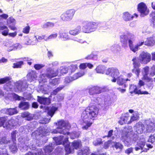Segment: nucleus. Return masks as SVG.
<instances>
[{"label": "nucleus", "instance_id": "obj_60", "mask_svg": "<svg viewBox=\"0 0 155 155\" xmlns=\"http://www.w3.org/2000/svg\"><path fill=\"white\" fill-rule=\"evenodd\" d=\"M152 15L153 16L151 19V25L153 27H155V12L153 13Z\"/></svg>", "mask_w": 155, "mask_h": 155}, {"label": "nucleus", "instance_id": "obj_2", "mask_svg": "<svg viewBox=\"0 0 155 155\" xmlns=\"http://www.w3.org/2000/svg\"><path fill=\"white\" fill-rule=\"evenodd\" d=\"M58 127L52 131L53 134H57L59 133L63 134H69V133L66 130L69 129L71 127V125L68 121L63 120H60L58 121L57 123H54Z\"/></svg>", "mask_w": 155, "mask_h": 155}, {"label": "nucleus", "instance_id": "obj_8", "mask_svg": "<svg viewBox=\"0 0 155 155\" xmlns=\"http://www.w3.org/2000/svg\"><path fill=\"white\" fill-rule=\"evenodd\" d=\"M5 49L8 51L15 50L17 49H21L22 47V45L19 43L13 44L11 41H8L5 43Z\"/></svg>", "mask_w": 155, "mask_h": 155}, {"label": "nucleus", "instance_id": "obj_1", "mask_svg": "<svg viewBox=\"0 0 155 155\" xmlns=\"http://www.w3.org/2000/svg\"><path fill=\"white\" fill-rule=\"evenodd\" d=\"M98 109L94 106L87 107L83 112L80 124L83 129L87 130L93 123V120L98 114Z\"/></svg>", "mask_w": 155, "mask_h": 155}, {"label": "nucleus", "instance_id": "obj_17", "mask_svg": "<svg viewBox=\"0 0 155 155\" xmlns=\"http://www.w3.org/2000/svg\"><path fill=\"white\" fill-rule=\"evenodd\" d=\"M130 119L128 114H125L121 117L119 123L121 125H122L124 123L130 124Z\"/></svg>", "mask_w": 155, "mask_h": 155}, {"label": "nucleus", "instance_id": "obj_46", "mask_svg": "<svg viewBox=\"0 0 155 155\" xmlns=\"http://www.w3.org/2000/svg\"><path fill=\"white\" fill-rule=\"evenodd\" d=\"M85 72L84 71H82L77 73L73 76V80H75L83 76Z\"/></svg>", "mask_w": 155, "mask_h": 155}, {"label": "nucleus", "instance_id": "obj_36", "mask_svg": "<svg viewBox=\"0 0 155 155\" xmlns=\"http://www.w3.org/2000/svg\"><path fill=\"white\" fill-rule=\"evenodd\" d=\"M5 110L6 113L10 115L16 114L18 113L16 108H9L6 109Z\"/></svg>", "mask_w": 155, "mask_h": 155}, {"label": "nucleus", "instance_id": "obj_30", "mask_svg": "<svg viewBox=\"0 0 155 155\" xmlns=\"http://www.w3.org/2000/svg\"><path fill=\"white\" fill-rule=\"evenodd\" d=\"M58 109L57 107L54 106L49 107L48 109V114L51 116V117H52Z\"/></svg>", "mask_w": 155, "mask_h": 155}, {"label": "nucleus", "instance_id": "obj_49", "mask_svg": "<svg viewBox=\"0 0 155 155\" xmlns=\"http://www.w3.org/2000/svg\"><path fill=\"white\" fill-rule=\"evenodd\" d=\"M132 131V127H129L127 128V129H125L123 132V134H124V132H126V133H125L124 134H123V137H124V135L125 137V136H128V135H129V134Z\"/></svg>", "mask_w": 155, "mask_h": 155}, {"label": "nucleus", "instance_id": "obj_63", "mask_svg": "<svg viewBox=\"0 0 155 155\" xmlns=\"http://www.w3.org/2000/svg\"><path fill=\"white\" fill-rule=\"evenodd\" d=\"M30 30V27L28 25L23 28L22 32L25 34H28L29 33Z\"/></svg>", "mask_w": 155, "mask_h": 155}, {"label": "nucleus", "instance_id": "obj_45", "mask_svg": "<svg viewBox=\"0 0 155 155\" xmlns=\"http://www.w3.org/2000/svg\"><path fill=\"white\" fill-rule=\"evenodd\" d=\"M142 74L143 76H147V75L150 74V69H149V68L148 67H146L143 69L142 71Z\"/></svg>", "mask_w": 155, "mask_h": 155}, {"label": "nucleus", "instance_id": "obj_14", "mask_svg": "<svg viewBox=\"0 0 155 155\" xmlns=\"http://www.w3.org/2000/svg\"><path fill=\"white\" fill-rule=\"evenodd\" d=\"M53 147L51 146H48L44 148V153L41 149H39L38 150L37 153L38 155H50L51 152L52 151Z\"/></svg>", "mask_w": 155, "mask_h": 155}, {"label": "nucleus", "instance_id": "obj_53", "mask_svg": "<svg viewBox=\"0 0 155 155\" xmlns=\"http://www.w3.org/2000/svg\"><path fill=\"white\" fill-rule=\"evenodd\" d=\"M58 36L57 33H53L50 35L48 37L47 36V41L49 39H55Z\"/></svg>", "mask_w": 155, "mask_h": 155}, {"label": "nucleus", "instance_id": "obj_32", "mask_svg": "<svg viewBox=\"0 0 155 155\" xmlns=\"http://www.w3.org/2000/svg\"><path fill=\"white\" fill-rule=\"evenodd\" d=\"M81 31V26H78L74 29L70 30L69 31V33L72 35H76L79 34L80 32Z\"/></svg>", "mask_w": 155, "mask_h": 155}, {"label": "nucleus", "instance_id": "obj_52", "mask_svg": "<svg viewBox=\"0 0 155 155\" xmlns=\"http://www.w3.org/2000/svg\"><path fill=\"white\" fill-rule=\"evenodd\" d=\"M23 62L22 61L17 62L16 63H14L13 64V67L14 68H20L21 65L23 64Z\"/></svg>", "mask_w": 155, "mask_h": 155}, {"label": "nucleus", "instance_id": "obj_55", "mask_svg": "<svg viewBox=\"0 0 155 155\" xmlns=\"http://www.w3.org/2000/svg\"><path fill=\"white\" fill-rule=\"evenodd\" d=\"M45 65L43 64H36L34 65V68L36 70H39L44 67Z\"/></svg>", "mask_w": 155, "mask_h": 155}, {"label": "nucleus", "instance_id": "obj_58", "mask_svg": "<svg viewBox=\"0 0 155 155\" xmlns=\"http://www.w3.org/2000/svg\"><path fill=\"white\" fill-rule=\"evenodd\" d=\"M150 74L153 76L155 74V65L152 66L150 69Z\"/></svg>", "mask_w": 155, "mask_h": 155}, {"label": "nucleus", "instance_id": "obj_51", "mask_svg": "<svg viewBox=\"0 0 155 155\" xmlns=\"http://www.w3.org/2000/svg\"><path fill=\"white\" fill-rule=\"evenodd\" d=\"M18 132H17L16 130H15L13 131L11 133V137L12 139L13 140V142H14L15 141V140L16 137V136H18Z\"/></svg>", "mask_w": 155, "mask_h": 155}, {"label": "nucleus", "instance_id": "obj_15", "mask_svg": "<svg viewBox=\"0 0 155 155\" xmlns=\"http://www.w3.org/2000/svg\"><path fill=\"white\" fill-rule=\"evenodd\" d=\"M134 129L137 134H141L143 133L145 127L144 124L139 121L136 124Z\"/></svg>", "mask_w": 155, "mask_h": 155}, {"label": "nucleus", "instance_id": "obj_16", "mask_svg": "<svg viewBox=\"0 0 155 155\" xmlns=\"http://www.w3.org/2000/svg\"><path fill=\"white\" fill-rule=\"evenodd\" d=\"M134 37V35L132 34L127 32L121 35L120 40L122 42L125 43L129 38H133Z\"/></svg>", "mask_w": 155, "mask_h": 155}, {"label": "nucleus", "instance_id": "obj_43", "mask_svg": "<svg viewBox=\"0 0 155 155\" xmlns=\"http://www.w3.org/2000/svg\"><path fill=\"white\" fill-rule=\"evenodd\" d=\"M54 26V23L52 22H48L43 25V28H52Z\"/></svg>", "mask_w": 155, "mask_h": 155}, {"label": "nucleus", "instance_id": "obj_47", "mask_svg": "<svg viewBox=\"0 0 155 155\" xmlns=\"http://www.w3.org/2000/svg\"><path fill=\"white\" fill-rule=\"evenodd\" d=\"M133 62V64L135 68L139 67L140 65V62L139 60V59L135 58L132 59Z\"/></svg>", "mask_w": 155, "mask_h": 155}, {"label": "nucleus", "instance_id": "obj_24", "mask_svg": "<svg viewBox=\"0 0 155 155\" xmlns=\"http://www.w3.org/2000/svg\"><path fill=\"white\" fill-rule=\"evenodd\" d=\"M38 101L41 104H48L50 103V100L48 98H44L38 96Z\"/></svg>", "mask_w": 155, "mask_h": 155}, {"label": "nucleus", "instance_id": "obj_38", "mask_svg": "<svg viewBox=\"0 0 155 155\" xmlns=\"http://www.w3.org/2000/svg\"><path fill=\"white\" fill-rule=\"evenodd\" d=\"M36 39L35 40V41L36 43V44L37 43L38 41H40L44 39L45 41H47V36L45 35H42L41 36H38L37 37L35 36Z\"/></svg>", "mask_w": 155, "mask_h": 155}, {"label": "nucleus", "instance_id": "obj_5", "mask_svg": "<svg viewBox=\"0 0 155 155\" xmlns=\"http://www.w3.org/2000/svg\"><path fill=\"white\" fill-rule=\"evenodd\" d=\"M100 23L98 21H85L83 23L82 30L84 32L86 33H90L94 31L97 28Z\"/></svg>", "mask_w": 155, "mask_h": 155}, {"label": "nucleus", "instance_id": "obj_57", "mask_svg": "<svg viewBox=\"0 0 155 155\" xmlns=\"http://www.w3.org/2000/svg\"><path fill=\"white\" fill-rule=\"evenodd\" d=\"M113 143L111 141H108L104 143V148L105 149H107L109 146L112 147V144Z\"/></svg>", "mask_w": 155, "mask_h": 155}, {"label": "nucleus", "instance_id": "obj_7", "mask_svg": "<svg viewBox=\"0 0 155 155\" xmlns=\"http://www.w3.org/2000/svg\"><path fill=\"white\" fill-rule=\"evenodd\" d=\"M6 120L5 117H0V127L3 126L4 128L6 127L8 129H11L15 127L18 124L16 120L11 119L4 124Z\"/></svg>", "mask_w": 155, "mask_h": 155}, {"label": "nucleus", "instance_id": "obj_41", "mask_svg": "<svg viewBox=\"0 0 155 155\" xmlns=\"http://www.w3.org/2000/svg\"><path fill=\"white\" fill-rule=\"evenodd\" d=\"M24 44L27 45H33L36 44V43L35 42V41H32L28 37H26L24 40Z\"/></svg>", "mask_w": 155, "mask_h": 155}, {"label": "nucleus", "instance_id": "obj_11", "mask_svg": "<svg viewBox=\"0 0 155 155\" xmlns=\"http://www.w3.org/2000/svg\"><path fill=\"white\" fill-rule=\"evenodd\" d=\"M151 60V54L147 52H142L139 57V60L141 64H146L150 62Z\"/></svg>", "mask_w": 155, "mask_h": 155}, {"label": "nucleus", "instance_id": "obj_44", "mask_svg": "<svg viewBox=\"0 0 155 155\" xmlns=\"http://www.w3.org/2000/svg\"><path fill=\"white\" fill-rule=\"evenodd\" d=\"M15 20L12 17L9 18L7 20V25L8 26L11 25V24H15Z\"/></svg>", "mask_w": 155, "mask_h": 155}, {"label": "nucleus", "instance_id": "obj_12", "mask_svg": "<svg viewBox=\"0 0 155 155\" xmlns=\"http://www.w3.org/2000/svg\"><path fill=\"white\" fill-rule=\"evenodd\" d=\"M137 9L140 13L141 17H144L147 15L149 13V10L146 4L143 2L139 4L137 6Z\"/></svg>", "mask_w": 155, "mask_h": 155}, {"label": "nucleus", "instance_id": "obj_34", "mask_svg": "<svg viewBox=\"0 0 155 155\" xmlns=\"http://www.w3.org/2000/svg\"><path fill=\"white\" fill-rule=\"evenodd\" d=\"M129 46L130 50L134 52H135L138 49V47H136L137 46L136 45L134 46L133 44V41L130 39H129Z\"/></svg>", "mask_w": 155, "mask_h": 155}, {"label": "nucleus", "instance_id": "obj_40", "mask_svg": "<svg viewBox=\"0 0 155 155\" xmlns=\"http://www.w3.org/2000/svg\"><path fill=\"white\" fill-rule=\"evenodd\" d=\"M105 67L103 66H98L96 69V71L97 73L103 74L105 72Z\"/></svg>", "mask_w": 155, "mask_h": 155}, {"label": "nucleus", "instance_id": "obj_21", "mask_svg": "<svg viewBox=\"0 0 155 155\" xmlns=\"http://www.w3.org/2000/svg\"><path fill=\"white\" fill-rule=\"evenodd\" d=\"M116 79L117 84L119 85H123L124 87H126V85L125 84V83H126L127 81L130 80L128 78L124 79L123 78L121 75L120 76L118 77Z\"/></svg>", "mask_w": 155, "mask_h": 155}, {"label": "nucleus", "instance_id": "obj_20", "mask_svg": "<svg viewBox=\"0 0 155 155\" xmlns=\"http://www.w3.org/2000/svg\"><path fill=\"white\" fill-rule=\"evenodd\" d=\"M89 92L91 95L99 94L101 92V88L98 87L92 86L89 87Z\"/></svg>", "mask_w": 155, "mask_h": 155}, {"label": "nucleus", "instance_id": "obj_27", "mask_svg": "<svg viewBox=\"0 0 155 155\" xmlns=\"http://www.w3.org/2000/svg\"><path fill=\"white\" fill-rule=\"evenodd\" d=\"M0 30L2 31L1 33L4 36H7L8 34L9 30L6 26L0 25Z\"/></svg>", "mask_w": 155, "mask_h": 155}, {"label": "nucleus", "instance_id": "obj_62", "mask_svg": "<svg viewBox=\"0 0 155 155\" xmlns=\"http://www.w3.org/2000/svg\"><path fill=\"white\" fill-rule=\"evenodd\" d=\"M148 141L149 142L153 143L155 142V136L151 135L149 137Z\"/></svg>", "mask_w": 155, "mask_h": 155}, {"label": "nucleus", "instance_id": "obj_6", "mask_svg": "<svg viewBox=\"0 0 155 155\" xmlns=\"http://www.w3.org/2000/svg\"><path fill=\"white\" fill-rule=\"evenodd\" d=\"M58 74V72L57 71L54 70L50 68H48L46 69L45 74H42L40 75L39 81L45 82L46 81L47 78H51L56 76Z\"/></svg>", "mask_w": 155, "mask_h": 155}, {"label": "nucleus", "instance_id": "obj_35", "mask_svg": "<svg viewBox=\"0 0 155 155\" xmlns=\"http://www.w3.org/2000/svg\"><path fill=\"white\" fill-rule=\"evenodd\" d=\"M19 106L21 109L26 110L29 108V105L28 102L23 101L20 103Z\"/></svg>", "mask_w": 155, "mask_h": 155}, {"label": "nucleus", "instance_id": "obj_25", "mask_svg": "<svg viewBox=\"0 0 155 155\" xmlns=\"http://www.w3.org/2000/svg\"><path fill=\"white\" fill-rule=\"evenodd\" d=\"M27 77L28 80L31 82L36 80L37 75L35 71H31L28 74Z\"/></svg>", "mask_w": 155, "mask_h": 155}, {"label": "nucleus", "instance_id": "obj_26", "mask_svg": "<svg viewBox=\"0 0 155 155\" xmlns=\"http://www.w3.org/2000/svg\"><path fill=\"white\" fill-rule=\"evenodd\" d=\"M112 147H114L118 153L120 152L123 148V146L119 143L113 142L112 144Z\"/></svg>", "mask_w": 155, "mask_h": 155}, {"label": "nucleus", "instance_id": "obj_29", "mask_svg": "<svg viewBox=\"0 0 155 155\" xmlns=\"http://www.w3.org/2000/svg\"><path fill=\"white\" fill-rule=\"evenodd\" d=\"M147 129L148 131H151L155 126V124L150 120H147L146 122Z\"/></svg>", "mask_w": 155, "mask_h": 155}, {"label": "nucleus", "instance_id": "obj_10", "mask_svg": "<svg viewBox=\"0 0 155 155\" xmlns=\"http://www.w3.org/2000/svg\"><path fill=\"white\" fill-rule=\"evenodd\" d=\"M75 12V10L73 9L67 10L61 15V19L65 21H70L73 18Z\"/></svg>", "mask_w": 155, "mask_h": 155}, {"label": "nucleus", "instance_id": "obj_54", "mask_svg": "<svg viewBox=\"0 0 155 155\" xmlns=\"http://www.w3.org/2000/svg\"><path fill=\"white\" fill-rule=\"evenodd\" d=\"M64 87V86H59L56 89L54 90L51 93V95H56L57 93L62 90Z\"/></svg>", "mask_w": 155, "mask_h": 155}, {"label": "nucleus", "instance_id": "obj_19", "mask_svg": "<svg viewBox=\"0 0 155 155\" xmlns=\"http://www.w3.org/2000/svg\"><path fill=\"white\" fill-rule=\"evenodd\" d=\"M59 37L62 41H65L70 39L68 33L65 31H60L59 33Z\"/></svg>", "mask_w": 155, "mask_h": 155}, {"label": "nucleus", "instance_id": "obj_4", "mask_svg": "<svg viewBox=\"0 0 155 155\" xmlns=\"http://www.w3.org/2000/svg\"><path fill=\"white\" fill-rule=\"evenodd\" d=\"M63 143L65 145V151L68 154L74 153V149L78 150L82 146V142L80 140H74L70 145L68 139H66Z\"/></svg>", "mask_w": 155, "mask_h": 155}, {"label": "nucleus", "instance_id": "obj_22", "mask_svg": "<svg viewBox=\"0 0 155 155\" xmlns=\"http://www.w3.org/2000/svg\"><path fill=\"white\" fill-rule=\"evenodd\" d=\"M145 141L144 139H142L139 141L137 144V145L135 148L136 151H138L140 150H143V147L145 145Z\"/></svg>", "mask_w": 155, "mask_h": 155}, {"label": "nucleus", "instance_id": "obj_23", "mask_svg": "<svg viewBox=\"0 0 155 155\" xmlns=\"http://www.w3.org/2000/svg\"><path fill=\"white\" fill-rule=\"evenodd\" d=\"M155 44V38L153 37H149L144 42V45L147 46H153Z\"/></svg>", "mask_w": 155, "mask_h": 155}, {"label": "nucleus", "instance_id": "obj_61", "mask_svg": "<svg viewBox=\"0 0 155 155\" xmlns=\"http://www.w3.org/2000/svg\"><path fill=\"white\" fill-rule=\"evenodd\" d=\"M10 148L12 152L13 153H15L16 151L17 150V147L15 145V142H14V144L13 145L10 146Z\"/></svg>", "mask_w": 155, "mask_h": 155}, {"label": "nucleus", "instance_id": "obj_31", "mask_svg": "<svg viewBox=\"0 0 155 155\" xmlns=\"http://www.w3.org/2000/svg\"><path fill=\"white\" fill-rule=\"evenodd\" d=\"M64 137L63 136H60L59 137H54V140L55 143H56L57 145L58 144H62L64 146L63 144V142L65 141V140L66 139H68V138H66L64 140V141H62V140L63 138Z\"/></svg>", "mask_w": 155, "mask_h": 155}, {"label": "nucleus", "instance_id": "obj_9", "mask_svg": "<svg viewBox=\"0 0 155 155\" xmlns=\"http://www.w3.org/2000/svg\"><path fill=\"white\" fill-rule=\"evenodd\" d=\"M105 74H110L113 78L111 80L112 82H115L116 81V78L120 75L119 70L116 68H112L108 69L106 70Z\"/></svg>", "mask_w": 155, "mask_h": 155}, {"label": "nucleus", "instance_id": "obj_18", "mask_svg": "<svg viewBox=\"0 0 155 155\" xmlns=\"http://www.w3.org/2000/svg\"><path fill=\"white\" fill-rule=\"evenodd\" d=\"M123 19L125 21H130L133 19L134 16L127 12L123 13L122 16Z\"/></svg>", "mask_w": 155, "mask_h": 155}, {"label": "nucleus", "instance_id": "obj_42", "mask_svg": "<svg viewBox=\"0 0 155 155\" xmlns=\"http://www.w3.org/2000/svg\"><path fill=\"white\" fill-rule=\"evenodd\" d=\"M68 69L67 68H65L64 67H61L60 69L57 70L58 72V74L59 73L61 74H65L68 72Z\"/></svg>", "mask_w": 155, "mask_h": 155}, {"label": "nucleus", "instance_id": "obj_64", "mask_svg": "<svg viewBox=\"0 0 155 155\" xmlns=\"http://www.w3.org/2000/svg\"><path fill=\"white\" fill-rule=\"evenodd\" d=\"M120 47L118 45H114L111 46V50L112 51H117L120 48Z\"/></svg>", "mask_w": 155, "mask_h": 155}, {"label": "nucleus", "instance_id": "obj_3", "mask_svg": "<svg viewBox=\"0 0 155 155\" xmlns=\"http://www.w3.org/2000/svg\"><path fill=\"white\" fill-rule=\"evenodd\" d=\"M26 86L22 81H19L15 83L12 81L6 83L4 86V88L7 91H23Z\"/></svg>", "mask_w": 155, "mask_h": 155}, {"label": "nucleus", "instance_id": "obj_39", "mask_svg": "<svg viewBox=\"0 0 155 155\" xmlns=\"http://www.w3.org/2000/svg\"><path fill=\"white\" fill-rule=\"evenodd\" d=\"M143 79L145 80L147 83V84L149 86H151L153 84V80L152 78L145 76L143 77Z\"/></svg>", "mask_w": 155, "mask_h": 155}, {"label": "nucleus", "instance_id": "obj_28", "mask_svg": "<svg viewBox=\"0 0 155 155\" xmlns=\"http://www.w3.org/2000/svg\"><path fill=\"white\" fill-rule=\"evenodd\" d=\"M90 150L88 147H83L78 153V155H88L90 153Z\"/></svg>", "mask_w": 155, "mask_h": 155}, {"label": "nucleus", "instance_id": "obj_56", "mask_svg": "<svg viewBox=\"0 0 155 155\" xmlns=\"http://www.w3.org/2000/svg\"><path fill=\"white\" fill-rule=\"evenodd\" d=\"M59 84L58 80L57 78H55L50 81V84L51 86H55Z\"/></svg>", "mask_w": 155, "mask_h": 155}, {"label": "nucleus", "instance_id": "obj_59", "mask_svg": "<svg viewBox=\"0 0 155 155\" xmlns=\"http://www.w3.org/2000/svg\"><path fill=\"white\" fill-rule=\"evenodd\" d=\"M95 146H97L100 145L102 143L101 139L97 138L94 140L93 142Z\"/></svg>", "mask_w": 155, "mask_h": 155}, {"label": "nucleus", "instance_id": "obj_13", "mask_svg": "<svg viewBox=\"0 0 155 155\" xmlns=\"http://www.w3.org/2000/svg\"><path fill=\"white\" fill-rule=\"evenodd\" d=\"M129 91L132 94L133 93L144 94H149L147 91H142L141 89H139V87H137L136 85L132 84L130 85Z\"/></svg>", "mask_w": 155, "mask_h": 155}, {"label": "nucleus", "instance_id": "obj_50", "mask_svg": "<svg viewBox=\"0 0 155 155\" xmlns=\"http://www.w3.org/2000/svg\"><path fill=\"white\" fill-rule=\"evenodd\" d=\"M8 17V15L6 14H4L0 15V25H2L3 24V23L2 22V21L3 19H6Z\"/></svg>", "mask_w": 155, "mask_h": 155}, {"label": "nucleus", "instance_id": "obj_48", "mask_svg": "<svg viewBox=\"0 0 155 155\" xmlns=\"http://www.w3.org/2000/svg\"><path fill=\"white\" fill-rule=\"evenodd\" d=\"M68 135V134H67ZM70 134V136L71 139H74L76 137H79L80 134V133L79 132H74L70 134L69 133V135Z\"/></svg>", "mask_w": 155, "mask_h": 155}, {"label": "nucleus", "instance_id": "obj_33", "mask_svg": "<svg viewBox=\"0 0 155 155\" xmlns=\"http://www.w3.org/2000/svg\"><path fill=\"white\" fill-rule=\"evenodd\" d=\"M130 124L132 122L137 120L139 119V114L137 112H134L130 117Z\"/></svg>", "mask_w": 155, "mask_h": 155}, {"label": "nucleus", "instance_id": "obj_37", "mask_svg": "<svg viewBox=\"0 0 155 155\" xmlns=\"http://www.w3.org/2000/svg\"><path fill=\"white\" fill-rule=\"evenodd\" d=\"M21 116L23 117L26 118V119L28 120H32L33 118V115L28 112H25L23 113Z\"/></svg>", "mask_w": 155, "mask_h": 155}]
</instances>
